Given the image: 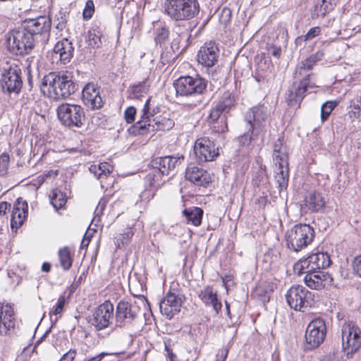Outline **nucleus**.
Wrapping results in <instances>:
<instances>
[{
    "instance_id": "de8ad7c7",
    "label": "nucleus",
    "mask_w": 361,
    "mask_h": 361,
    "mask_svg": "<svg viewBox=\"0 0 361 361\" xmlns=\"http://www.w3.org/2000/svg\"><path fill=\"white\" fill-rule=\"evenodd\" d=\"M65 304H66L65 297L60 296L58 299L56 306L50 312V314H54L56 316L60 315L63 310Z\"/></svg>"
},
{
    "instance_id": "338daca9",
    "label": "nucleus",
    "mask_w": 361,
    "mask_h": 361,
    "mask_svg": "<svg viewBox=\"0 0 361 361\" xmlns=\"http://www.w3.org/2000/svg\"><path fill=\"white\" fill-rule=\"evenodd\" d=\"M307 41L305 35L300 36L295 39V43L297 46H301L304 42Z\"/></svg>"
},
{
    "instance_id": "4be33fe9",
    "label": "nucleus",
    "mask_w": 361,
    "mask_h": 361,
    "mask_svg": "<svg viewBox=\"0 0 361 361\" xmlns=\"http://www.w3.org/2000/svg\"><path fill=\"white\" fill-rule=\"evenodd\" d=\"M326 201L324 195L319 192L314 191L307 196L301 210L305 212H322L324 210Z\"/></svg>"
},
{
    "instance_id": "774afa93",
    "label": "nucleus",
    "mask_w": 361,
    "mask_h": 361,
    "mask_svg": "<svg viewBox=\"0 0 361 361\" xmlns=\"http://www.w3.org/2000/svg\"><path fill=\"white\" fill-rule=\"evenodd\" d=\"M51 269V264L48 262H44L42 266V270L44 272H49Z\"/></svg>"
},
{
    "instance_id": "dca6fc26",
    "label": "nucleus",
    "mask_w": 361,
    "mask_h": 361,
    "mask_svg": "<svg viewBox=\"0 0 361 361\" xmlns=\"http://www.w3.org/2000/svg\"><path fill=\"white\" fill-rule=\"evenodd\" d=\"M183 299L182 295L168 293L159 303L161 313L167 319H171L180 312Z\"/></svg>"
},
{
    "instance_id": "603ef678",
    "label": "nucleus",
    "mask_w": 361,
    "mask_h": 361,
    "mask_svg": "<svg viewBox=\"0 0 361 361\" xmlns=\"http://www.w3.org/2000/svg\"><path fill=\"white\" fill-rule=\"evenodd\" d=\"M352 267L354 273L361 278V255L354 258L352 262Z\"/></svg>"
},
{
    "instance_id": "b1692460",
    "label": "nucleus",
    "mask_w": 361,
    "mask_h": 361,
    "mask_svg": "<svg viewBox=\"0 0 361 361\" xmlns=\"http://www.w3.org/2000/svg\"><path fill=\"white\" fill-rule=\"evenodd\" d=\"M137 307L126 301H120L116 310V320L121 326L125 322H132L137 317Z\"/></svg>"
},
{
    "instance_id": "37998d69",
    "label": "nucleus",
    "mask_w": 361,
    "mask_h": 361,
    "mask_svg": "<svg viewBox=\"0 0 361 361\" xmlns=\"http://www.w3.org/2000/svg\"><path fill=\"white\" fill-rule=\"evenodd\" d=\"M169 30L166 27H161L157 29L154 40L157 44L160 46L165 43L169 37Z\"/></svg>"
},
{
    "instance_id": "412c9836",
    "label": "nucleus",
    "mask_w": 361,
    "mask_h": 361,
    "mask_svg": "<svg viewBox=\"0 0 361 361\" xmlns=\"http://www.w3.org/2000/svg\"><path fill=\"white\" fill-rule=\"evenodd\" d=\"M184 157L178 154L177 156H166L164 157H159L153 161L152 166L160 170L162 176L169 175V173L173 171L176 166L181 164Z\"/></svg>"
},
{
    "instance_id": "f704fd0d",
    "label": "nucleus",
    "mask_w": 361,
    "mask_h": 361,
    "mask_svg": "<svg viewBox=\"0 0 361 361\" xmlns=\"http://www.w3.org/2000/svg\"><path fill=\"white\" fill-rule=\"evenodd\" d=\"M59 257L61 267L63 269L67 271L72 267L73 259L71 256V252L68 247H64L59 250Z\"/></svg>"
},
{
    "instance_id": "bf43d9fd",
    "label": "nucleus",
    "mask_w": 361,
    "mask_h": 361,
    "mask_svg": "<svg viewBox=\"0 0 361 361\" xmlns=\"http://www.w3.org/2000/svg\"><path fill=\"white\" fill-rule=\"evenodd\" d=\"M58 23L56 25V28L59 30H63L66 27L67 20L63 13H60V17L57 18Z\"/></svg>"
},
{
    "instance_id": "2f4dec72",
    "label": "nucleus",
    "mask_w": 361,
    "mask_h": 361,
    "mask_svg": "<svg viewBox=\"0 0 361 361\" xmlns=\"http://www.w3.org/2000/svg\"><path fill=\"white\" fill-rule=\"evenodd\" d=\"M188 221L191 222L194 226H198L201 224L203 216V210L197 207L185 209L183 212Z\"/></svg>"
},
{
    "instance_id": "f3484780",
    "label": "nucleus",
    "mask_w": 361,
    "mask_h": 361,
    "mask_svg": "<svg viewBox=\"0 0 361 361\" xmlns=\"http://www.w3.org/2000/svg\"><path fill=\"white\" fill-rule=\"evenodd\" d=\"M82 99L85 105L92 110L99 109L104 104L100 95V88L94 82H88L83 87Z\"/></svg>"
},
{
    "instance_id": "423d86ee",
    "label": "nucleus",
    "mask_w": 361,
    "mask_h": 361,
    "mask_svg": "<svg viewBox=\"0 0 361 361\" xmlns=\"http://www.w3.org/2000/svg\"><path fill=\"white\" fill-rule=\"evenodd\" d=\"M286 300L291 309L305 312L315 304L314 294L300 285L292 286L286 292Z\"/></svg>"
},
{
    "instance_id": "6e6552de",
    "label": "nucleus",
    "mask_w": 361,
    "mask_h": 361,
    "mask_svg": "<svg viewBox=\"0 0 361 361\" xmlns=\"http://www.w3.org/2000/svg\"><path fill=\"white\" fill-rule=\"evenodd\" d=\"M173 86L177 95L181 97H200L206 89L207 82L199 77L183 76L176 80Z\"/></svg>"
},
{
    "instance_id": "8fccbe9b",
    "label": "nucleus",
    "mask_w": 361,
    "mask_h": 361,
    "mask_svg": "<svg viewBox=\"0 0 361 361\" xmlns=\"http://www.w3.org/2000/svg\"><path fill=\"white\" fill-rule=\"evenodd\" d=\"M9 156L6 154H2L0 156V172L5 173L9 164Z\"/></svg>"
},
{
    "instance_id": "f03ea898",
    "label": "nucleus",
    "mask_w": 361,
    "mask_h": 361,
    "mask_svg": "<svg viewBox=\"0 0 361 361\" xmlns=\"http://www.w3.org/2000/svg\"><path fill=\"white\" fill-rule=\"evenodd\" d=\"M322 54L317 53L312 54L305 60L302 61L296 68L295 75L302 76L305 75L300 82H294L286 92V102L289 106H299L305 97V93L309 88H314L316 86L310 83L309 76L306 75V71H310L316 63L321 59Z\"/></svg>"
},
{
    "instance_id": "bb28decb",
    "label": "nucleus",
    "mask_w": 361,
    "mask_h": 361,
    "mask_svg": "<svg viewBox=\"0 0 361 361\" xmlns=\"http://www.w3.org/2000/svg\"><path fill=\"white\" fill-rule=\"evenodd\" d=\"M199 298L207 305L212 306L214 310L218 314L221 310V303L218 300L216 293L212 287L206 286L199 292Z\"/></svg>"
},
{
    "instance_id": "c85d7f7f",
    "label": "nucleus",
    "mask_w": 361,
    "mask_h": 361,
    "mask_svg": "<svg viewBox=\"0 0 361 361\" xmlns=\"http://www.w3.org/2000/svg\"><path fill=\"white\" fill-rule=\"evenodd\" d=\"M286 157L281 159V163H278V169L276 171L275 179L279 187L282 189L286 188L288 183L289 169L288 162L285 159Z\"/></svg>"
},
{
    "instance_id": "3c124183",
    "label": "nucleus",
    "mask_w": 361,
    "mask_h": 361,
    "mask_svg": "<svg viewBox=\"0 0 361 361\" xmlns=\"http://www.w3.org/2000/svg\"><path fill=\"white\" fill-rule=\"evenodd\" d=\"M136 114V109L134 106H129L126 109L124 113V116L126 121L130 123L135 121V116Z\"/></svg>"
},
{
    "instance_id": "e433bc0d",
    "label": "nucleus",
    "mask_w": 361,
    "mask_h": 361,
    "mask_svg": "<svg viewBox=\"0 0 361 361\" xmlns=\"http://www.w3.org/2000/svg\"><path fill=\"white\" fill-rule=\"evenodd\" d=\"M283 156L286 157V161H288V154L283 147L281 140L279 138L274 144L273 147V159L276 165H277L278 163H281L280 159L283 158Z\"/></svg>"
},
{
    "instance_id": "680f3d73",
    "label": "nucleus",
    "mask_w": 361,
    "mask_h": 361,
    "mask_svg": "<svg viewBox=\"0 0 361 361\" xmlns=\"http://www.w3.org/2000/svg\"><path fill=\"white\" fill-rule=\"evenodd\" d=\"M11 204L6 202H0V215H4L10 208Z\"/></svg>"
},
{
    "instance_id": "7ed1b4c3",
    "label": "nucleus",
    "mask_w": 361,
    "mask_h": 361,
    "mask_svg": "<svg viewBox=\"0 0 361 361\" xmlns=\"http://www.w3.org/2000/svg\"><path fill=\"white\" fill-rule=\"evenodd\" d=\"M42 92L52 99L58 100L68 97L77 90L72 76L51 72L45 75L41 85Z\"/></svg>"
},
{
    "instance_id": "a211bd4d",
    "label": "nucleus",
    "mask_w": 361,
    "mask_h": 361,
    "mask_svg": "<svg viewBox=\"0 0 361 361\" xmlns=\"http://www.w3.org/2000/svg\"><path fill=\"white\" fill-rule=\"evenodd\" d=\"M219 49L214 42L205 43L200 47L197 54V61L206 68L215 65L219 58Z\"/></svg>"
},
{
    "instance_id": "7c9ffc66",
    "label": "nucleus",
    "mask_w": 361,
    "mask_h": 361,
    "mask_svg": "<svg viewBox=\"0 0 361 361\" xmlns=\"http://www.w3.org/2000/svg\"><path fill=\"white\" fill-rule=\"evenodd\" d=\"M348 115L353 121H361V96L354 95L349 102Z\"/></svg>"
},
{
    "instance_id": "f8f14e48",
    "label": "nucleus",
    "mask_w": 361,
    "mask_h": 361,
    "mask_svg": "<svg viewBox=\"0 0 361 361\" xmlns=\"http://www.w3.org/2000/svg\"><path fill=\"white\" fill-rule=\"evenodd\" d=\"M0 82L4 90L9 93H18L23 86L21 70L17 66L4 68Z\"/></svg>"
},
{
    "instance_id": "4c0bfd02",
    "label": "nucleus",
    "mask_w": 361,
    "mask_h": 361,
    "mask_svg": "<svg viewBox=\"0 0 361 361\" xmlns=\"http://www.w3.org/2000/svg\"><path fill=\"white\" fill-rule=\"evenodd\" d=\"M333 8L331 0H319V2L314 6V13L317 17H323Z\"/></svg>"
},
{
    "instance_id": "c03bdc74",
    "label": "nucleus",
    "mask_w": 361,
    "mask_h": 361,
    "mask_svg": "<svg viewBox=\"0 0 361 361\" xmlns=\"http://www.w3.org/2000/svg\"><path fill=\"white\" fill-rule=\"evenodd\" d=\"M259 135H255L253 129L249 128V131L239 137V142L241 145H248L251 141L256 140Z\"/></svg>"
},
{
    "instance_id": "473e14b6",
    "label": "nucleus",
    "mask_w": 361,
    "mask_h": 361,
    "mask_svg": "<svg viewBox=\"0 0 361 361\" xmlns=\"http://www.w3.org/2000/svg\"><path fill=\"white\" fill-rule=\"evenodd\" d=\"M309 256L305 259H300L293 266V271L295 274L300 275L302 274H307L314 271L312 264H310Z\"/></svg>"
},
{
    "instance_id": "a18cd8bd",
    "label": "nucleus",
    "mask_w": 361,
    "mask_h": 361,
    "mask_svg": "<svg viewBox=\"0 0 361 361\" xmlns=\"http://www.w3.org/2000/svg\"><path fill=\"white\" fill-rule=\"evenodd\" d=\"M232 12L229 8L224 7L219 16V20L222 25H227L231 20Z\"/></svg>"
},
{
    "instance_id": "cd10ccee",
    "label": "nucleus",
    "mask_w": 361,
    "mask_h": 361,
    "mask_svg": "<svg viewBox=\"0 0 361 361\" xmlns=\"http://www.w3.org/2000/svg\"><path fill=\"white\" fill-rule=\"evenodd\" d=\"M54 51L55 54L59 55L61 61L65 64L69 62L73 57L74 47H73L72 42L65 38L55 44Z\"/></svg>"
},
{
    "instance_id": "39448f33",
    "label": "nucleus",
    "mask_w": 361,
    "mask_h": 361,
    "mask_svg": "<svg viewBox=\"0 0 361 361\" xmlns=\"http://www.w3.org/2000/svg\"><path fill=\"white\" fill-rule=\"evenodd\" d=\"M314 237L315 231L309 224H296L286 232L287 247L294 252H299L310 245Z\"/></svg>"
},
{
    "instance_id": "ddd939ff",
    "label": "nucleus",
    "mask_w": 361,
    "mask_h": 361,
    "mask_svg": "<svg viewBox=\"0 0 361 361\" xmlns=\"http://www.w3.org/2000/svg\"><path fill=\"white\" fill-rule=\"evenodd\" d=\"M326 328L324 321L318 318L312 320L307 326L305 339L310 348L318 347L324 340Z\"/></svg>"
},
{
    "instance_id": "6ab92c4d",
    "label": "nucleus",
    "mask_w": 361,
    "mask_h": 361,
    "mask_svg": "<svg viewBox=\"0 0 361 361\" xmlns=\"http://www.w3.org/2000/svg\"><path fill=\"white\" fill-rule=\"evenodd\" d=\"M15 327L14 312L11 305L0 303V336H10Z\"/></svg>"
},
{
    "instance_id": "c9c22d12",
    "label": "nucleus",
    "mask_w": 361,
    "mask_h": 361,
    "mask_svg": "<svg viewBox=\"0 0 361 361\" xmlns=\"http://www.w3.org/2000/svg\"><path fill=\"white\" fill-rule=\"evenodd\" d=\"M50 201L53 207L57 210L66 204V195L61 190L54 189L50 195Z\"/></svg>"
},
{
    "instance_id": "20e7f679",
    "label": "nucleus",
    "mask_w": 361,
    "mask_h": 361,
    "mask_svg": "<svg viewBox=\"0 0 361 361\" xmlns=\"http://www.w3.org/2000/svg\"><path fill=\"white\" fill-rule=\"evenodd\" d=\"M197 0H166L165 13L176 21L189 20L200 13Z\"/></svg>"
},
{
    "instance_id": "9b49d317",
    "label": "nucleus",
    "mask_w": 361,
    "mask_h": 361,
    "mask_svg": "<svg viewBox=\"0 0 361 361\" xmlns=\"http://www.w3.org/2000/svg\"><path fill=\"white\" fill-rule=\"evenodd\" d=\"M194 153L200 162L213 161L219 154L215 142L207 137L198 138L194 145Z\"/></svg>"
},
{
    "instance_id": "4d7b16f0",
    "label": "nucleus",
    "mask_w": 361,
    "mask_h": 361,
    "mask_svg": "<svg viewBox=\"0 0 361 361\" xmlns=\"http://www.w3.org/2000/svg\"><path fill=\"white\" fill-rule=\"evenodd\" d=\"M321 32V29L319 27H314L309 30L307 33L305 35L307 40H310L313 39L314 37L318 36Z\"/></svg>"
},
{
    "instance_id": "864d4df0",
    "label": "nucleus",
    "mask_w": 361,
    "mask_h": 361,
    "mask_svg": "<svg viewBox=\"0 0 361 361\" xmlns=\"http://www.w3.org/2000/svg\"><path fill=\"white\" fill-rule=\"evenodd\" d=\"M133 235V231L130 229L123 234H122L121 238L118 239V241L120 240L122 245H127Z\"/></svg>"
},
{
    "instance_id": "f257e3e1",
    "label": "nucleus",
    "mask_w": 361,
    "mask_h": 361,
    "mask_svg": "<svg viewBox=\"0 0 361 361\" xmlns=\"http://www.w3.org/2000/svg\"><path fill=\"white\" fill-rule=\"evenodd\" d=\"M51 20L46 16L25 20L24 24L9 34L8 44L10 50L16 55L28 54L35 47V36L48 32Z\"/></svg>"
},
{
    "instance_id": "052dcab7",
    "label": "nucleus",
    "mask_w": 361,
    "mask_h": 361,
    "mask_svg": "<svg viewBox=\"0 0 361 361\" xmlns=\"http://www.w3.org/2000/svg\"><path fill=\"white\" fill-rule=\"evenodd\" d=\"M164 347L170 361H178L176 355L172 352V350L169 348L166 343H164Z\"/></svg>"
},
{
    "instance_id": "5fc2aeb1",
    "label": "nucleus",
    "mask_w": 361,
    "mask_h": 361,
    "mask_svg": "<svg viewBox=\"0 0 361 361\" xmlns=\"http://www.w3.org/2000/svg\"><path fill=\"white\" fill-rule=\"evenodd\" d=\"M319 252L309 255L310 264L315 271L319 270Z\"/></svg>"
},
{
    "instance_id": "49530a36",
    "label": "nucleus",
    "mask_w": 361,
    "mask_h": 361,
    "mask_svg": "<svg viewBox=\"0 0 361 361\" xmlns=\"http://www.w3.org/2000/svg\"><path fill=\"white\" fill-rule=\"evenodd\" d=\"M94 12V4L92 0H88L86 2L85 8L82 12L83 18L89 20L92 18Z\"/></svg>"
},
{
    "instance_id": "6e6d98bb",
    "label": "nucleus",
    "mask_w": 361,
    "mask_h": 361,
    "mask_svg": "<svg viewBox=\"0 0 361 361\" xmlns=\"http://www.w3.org/2000/svg\"><path fill=\"white\" fill-rule=\"evenodd\" d=\"M264 286H262V285H260L259 286L257 289H256V291H257V293L258 295H262V293L263 291L264 290V298L262 299L263 302H265V301H268L269 300V293L270 292H272L273 291V289H272V286L269 289V290H264Z\"/></svg>"
},
{
    "instance_id": "a19ab883",
    "label": "nucleus",
    "mask_w": 361,
    "mask_h": 361,
    "mask_svg": "<svg viewBox=\"0 0 361 361\" xmlns=\"http://www.w3.org/2000/svg\"><path fill=\"white\" fill-rule=\"evenodd\" d=\"M112 166L106 162L101 163L98 166L92 165L90 167V171H99L98 178H101L102 176H106V174H109L112 171Z\"/></svg>"
},
{
    "instance_id": "e2e57ef3",
    "label": "nucleus",
    "mask_w": 361,
    "mask_h": 361,
    "mask_svg": "<svg viewBox=\"0 0 361 361\" xmlns=\"http://www.w3.org/2000/svg\"><path fill=\"white\" fill-rule=\"evenodd\" d=\"M90 242V237L87 235V233L85 234L84 238L81 242L80 249H87Z\"/></svg>"
},
{
    "instance_id": "79ce46f5",
    "label": "nucleus",
    "mask_w": 361,
    "mask_h": 361,
    "mask_svg": "<svg viewBox=\"0 0 361 361\" xmlns=\"http://www.w3.org/2000/svg\"><path fill=\"white\" fill-rule=\"evenodd\" d=\"M337 104L338 103L335 101H328L322 104L321 107V118L323 122L327 119Z\"/></svg>"
},
{
    "instance_id": "5701e85b",
    "label": "nucleus",
    "mask_w": 361,
    "mask_h": 361,
    "mask_svg": "<svg viewBox=\"0 0 361 361\" xmlns=\"http://www.w3.org/2000/svg\"><path fill=\"white\" fill-rule=\"evenodd\" d=\"M332 281L331 277L321 270L312 271L305 274L304 282L311 289L321 290Z\"/></svg>"
},
{
    "instance_id": "c756f323",
    "label": "nucleus",
    "mask_w": 361,
    "mask_h": 361,
    "mask_svg": "<svg viewBox=\"0 0 361 361\" xmlns=\"http://www.w3.org/2000/svg\"><path fill=\"white\" fill-rule=\"evenodd\" d=\"M162 174L160 170L153 166L152 169L144 178V184L146 188H154L156 190L161 184Z\"/></svg>"
},
{
    "instance_id": "13d9d810",
    "label": "nucleus",
    "mask_w": 361,
    "mask_h": 361,
    "mask_svg": "<svg viewBox=\"0 0 361 361\" xmlns=\"http://www.w3.org/2000/svg\"><path fill=\"white\" fill-rule=\"evenodd\" d=\"M76 353L75 349H71L63 354L59 361H73L75 357Z\"/></svg>"
},
{
    "instance_id": "2eb2a0df",
    "label": "nucleus",
    "mask_w": 361,
    "mask_h": 361,
    "mask_svg": "<svg viewBox=\"0 0 361 361\" xmlns=\"http://www.w3.org/2000/svg\"><path fill=\"white\" fill-rule=\"evenodd\" d=\"M113 304L110 301H105L93 312L91 323L97 330L100 331L109 326L110 319L113 318Z\"/></svg>"
},
{
    "instance_id": "4468645a",
    "label": "nucleus",
    "mask_w": 361,
    "mask_h": 361,
    "mask_svg": "<svg viewBox=\"0 0 361 361\" xmlns=\"http://www.w3.org/2000/svg\"><path fill=\"white\" fill-rule=\"evenodd\" d=\"M269 115V111L264 106H254L249 109L245 115V121L253 129L255 135H260L265 126L266 119Z\"/></svg>"
},
{
    "instance_id": "aec40b11",
    "label": "nucleus",
    "mask_w": 361,
    "mask_h": 361,
    "mask_svg": "<svg viewBox=\"0 0 361 361\" xmlns=\"http://www.w3.org/2000/svg\"><path fill=\"white\" fill-rule=\"evenodd\" d=\"M235 102L234 95L230 92H225L221 97L219 102L211 110L209 118L213 121H217L224 113H228Z\"/></svg>"
},
{
    "instance_id": "09e8293b",
    "label": "nucleus",
    "mask_w": 361,
    "mask_h": 361,
    "mask_svg": "<svg viewBox=\"0 0 361 361\" xmlns=\"http://www.w3.org/2000/svg\"><path fill=\"white\" fill-rule=\"evenodd\" d=\"M319 270L330 266L331 261L327 253L319 252Z\"/></svg>"
},
{
    "instance_id": "9d476101",
    "label": "nucleus",
    "mask_w": 361,
    "mask_h": 361,
    "mask_svg": "<svg viewBox=\"0 0 361 361\" xmlns=\"http://www.w3.org/2000/svg\"><path fill=\"white\" fill-rule=\"evenodd\" d=\"M174 124L170 114H163L152 118V121H137L133 126V130L140 135H145L155 130H169Z\"/></svg>"
},
{
    "instance_id": "1a4fd4ad",
    "label": "nucleus",
    "mask_w": 361,
    "mask_h": 361,
    "mask_svg": "<svg viewBox=\"0 0 361 361\" xmlns=\"http://www.w3.org/2000/svg\"><path fill=\"white\" fill-rule=\"evenodd\" d=\"M342 348L347 355L361 348V329L353 322H345L341 329Z\"/></svg>"
},
{
    "instance_id": "58836bf2",
    "label": "nucleus",
    "mask_w": 361,
    "mask_h": 361,
    "mask_svg": "<svg viewBox=\"0 0 361 361\" xmlns=\"http://www.w3.org/2000/svg\"><path fill=\"white\" fill-rule=\"evenodd\" d=\"M149 87L147 80H143L130 87V94L134 98H139L147 93Z\"/></svg>"
},
{
    "instance_id": "a878e982",
    "label": "nucleus",
    "mask_w": 361,
    "mask_h": 361,
    "mask_svg": "<svg viewBox=\"0 0 361 361\" xmlns=\"http://www.w3.org/2000/svg\"><path fill=\"white\" fill-rule=\"evenodd\" d=\"M27 208L26 202L18 199L11 212V226L13 229L19 228L23 224L27 214Z\"/></svg>"
},
{
    "instance_id": "69168bd1",
    "label": "nucleus",
    "mask_w": 361,
    "mask_h": 361,
    "mask_svg": "<svg viewBox=\"0 0 361 361\" xmlns=\"http://www.w3.org/2000/svg\"><path fill=\"white\" fill-rule=\"evenodd\" d=\"M281 49L280 47H273L271 51V54L276 58H279L281 56Z\"/></svg>"
},
{
    "instance_id": "ea45409f",
    "label": "nucleus",
    "mask_w": 361,
    "mask_h": 361,
    "mask_svg": "<svg viewBox=\"0 0 361 361\" xmlns=\"http://www.w3.org/2000/svg\"><path fill=\"white\" fill-rule=\"evenodd\" d=\"M157 113L154 107L151 104V98H148L141 111L140 121H152L153 117Z\"/></svg>"
},
{
    "instance_id": "393cba45",
    "label": "nucleus",
    "mask_w": 361,
    "mask_h": 361,
    "mask_svg": "<svg viewBox=\"0 0 361 361\" xmlns=\"http://www.w3.org/2000/svg\"><path fill=\"white\" fill-rule=\"evenodd\" d=\"M185 178L194 184L201 186H206L211 181V178L205 170L193 164L189 165L186 169Z\"/></svg>"
},
{
    "instance_id": "0eeeda50",
    "label": "nucleus",
    "mask_w": 361,
    "mask_h": 361,
    "mask_svg": "<svg viewBox=\"0 0 361 361\" xmlns=\"http://www.w3.org/2000/svg\"><path fill=\"white\" fill-rule=\"evenodd\" d=\"M57 116L61 123L69 128H81L85 121L84 109L78 104H61L57 108Z\"/></svg>"
},
{
    "instance_id": "72a5a7b5",
    "label": "nucleus",
    "mask_w": 361,
    "mask_h": 361,
    "mask_svg": "<svg viewBox=\"0 0 361 361\" xmlns=\"http://www.w3.org/2000/svg\"><path fill=\"white\" fill-rule=\"evenodd\" d=\"M102 32L99 27H92L87 33V41L89 46L95 49L99 48L102 44Z\"/></svg>"
},
{
    "instance_id": "0e129e2a",
    "label": "nucleus",
    "mask_w": 361,
    "mask_h": 361,
    "mask_svg": "<svg viewBox=\"0 0 361 361\" xmlns=\"http://www.w3.org/2000/svg\"><path fill=\"white\" fill-rule=\"evenodd\" d=\"M107 353H102L100 354H98L96 356L92 357L90 358L86 359L84 361H102L103 357L106 355Z\"/></svg>"
}]
</instances>
